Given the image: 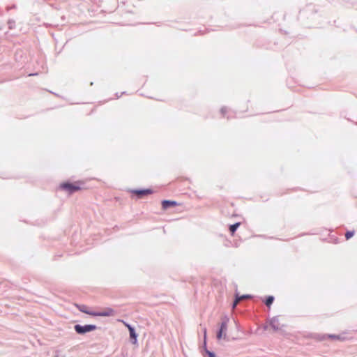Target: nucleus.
<instances>
[{
    "label": "nucleus",
    "mask_w": 357,
    "mask_h": 357,
    "mask_svg": "<svg viewBox=\"0 0 357 357\" xmlns=\"http://www.w3.org/2000/svg\"><path fill=\"white\" fill-rule=\"evenodd\" d=\"M81 311L84 312V313L85 312H87L86 310H85V308L81 309Z\"/></svg>",
    "instance_id": "obj_17"
},
{
    "label": "nucleus",
    "mask_w": 357,
    "mask_h": 357,
    "mask_svg": "<svg viewBox=\"0 0 357 357\" xmlns=\"http://www.w3.org/2000/svg\"><path fill=\"white\" fill-rule=\"evenodd\" d=\"M220 111H221V113L224 115L227 111V108L222 107Z\"/></svg>",
    "instance_id": "obj_15"
},
{
    "label": "nucleus",
    "mask_w": 357,
    "mask_h": 357,
    "mask_svg": "<svg viewBox=\"0 0 357 357\" xmlns=\"http://www.w3.org/2000/svg\"><path fill=\"white\" fill-rule=\"evenodd\" d=\"M128 329H129V332H130V336L132 339L134 340L133 341V344H136L137 343V335L136 334L135 331V329L130 326H128Z\"/></svg>",
    "instance_id": "obj_7"
},
{
    "label": "nucleus",
    "mask_w": 357,
    "mask_h": 357,
    "mask_svg": "<svg viewBox=\"0 0 357 357\" xmlns=\"http://www.w3.org/2000/svg\"><path fill=\"white\" fill-rule=\"evenodd\" d=\"M240 301H241V298H237L236 297V300H235V301H234V303H233L232 307H233V308H235V307H236V306L237 305V304H238Z\"/></svg>",
    "instance_id": "obj_13"
},
{
    "label": "nucleus",
    "mask_w": 357,
    "mask_h": 357,
    "mask_svg": "<svg viewBox=\"0 0 357 357\" xmlns=\"http://www.w3.org/2000/svg\"><path fill=\"white\" fill-rule=\"evenodd\" d=\"M176 203L175 202L169 201V200H164L162 202V208L166 209L168 208L170 206H175Z\"/></svg>",
    "instance_id": "obj_8"
},
{
    "label": "nucleus",
    "mask_w": 357,
    "mask_h": 357,
    "mask_svg": "<svg viewBox=\"0 0 357 357\" xmlns=\"http://www.w3.org/2000/svg\"><path fill=\"white\" fill-rule=\"evenodd\" d=\"M273 301H274V297H273V296H269L266 298L265 303H266V305L268 307H269V306L273 303Z\"/></svg>",
    "instance_id": "obj_10"
},
{
    "label": "nucleus",
    "mask_w": 357,
    "mask_h": 357,
    "mask_svg": "<svg viewBox=\"0 0 357 357\" xmlns=\"http://www.w3.org/2000/svg\"><path fill=\"white\" fill-rule=\"evenodd\" d=\"M206 329L204 330V336L206 337Z\"/></svg>",
    "instance_id": "obj_18"
},
{
    "label": "nucleus",
    "mask_w": 357,
    "mask_h": 357,
    "mask_svg": "<svg viewBox=\"0 0 357 357\" xmlns=\"http://www.w3.org/2000/svg\"><path fill=\"white\" fill-rule=\"evenodd\" d=\"M86 314H90L92 316L97 317H112L115 315V312L112 308H106L102 311L98 312H85Z\"/></svg>",
    "instance_id": "obj_2"
},
{
    "label": "nucleus",
    "mask_w": 357,
    "mask_h": 357,
    "mask_svg": "<svg viewBox=\"0 0 357 357\" xmlns=\"http://www.w3.org/2000/svg\"><path fill=\"white\" fill-rule=\"evenodd\" d=\"M229 321V319L227 316H224L222 318V322L220 324V328L216 334V337L218 340H227V332L228 328V323Z\"/></svg>",
    "instance_id": "obj_1"
},
{
    "label": "nucleus",
    "mask_w": 357,
    "mask_h": 357,
    "mask_svg": "<svg viewBox=\"0 0 357 357\" xmlns=\"http://www.w3.org/2000/svg\"><path fill=\"white\" fill-rule=\"evenodd\" d=\"M133 192L138 195L139 197H142L144 195H149L151 193V190L146 189V190H134Z\"/></svg>",
    "instance_id": "obj_6"
},
{
    "label": "nucleus",
    "mask_w": 357,
    "mask_h": 357,
    "mask_svg": "<svg viewBox=\"0 0 357 357\" xmlns=\"http://www.w3.org/2000/svg\"><path fill=\"white\" fill-rule=\"evenodd\" d=\"M240 225V223L239 222H237V223H235L234 225H231L230 227H229V230L231 231V234H234L236 229H238V227H239Z\"/></svg>",
    "instance_id": "obj_9"
},
{
    "label": "nucleus",
    "mask_w": 357,
    "mask_h": 357,
    "mask_svg": "<svg viewBox=\"0 0 357 357\" xmlns=\"http://www.w3.org/2000/svg\"><path fill=\"white\" fill-rule=\"evenodd\" d=\"M270 326L275 331H282L285 326L284 324H280L279 317H274L269 321Z\"/></svg>",
    "instance_id": "obj_4"
},
{
    "label": "nucleus",
    "mask_w": 357,
    "mask_h": 357,
    "mask_svg": "<svg viewBox=\"0 0 357 357\" xmlns=\"http://www.w3.org/2000/svg\"><path fill=\"white\" fill-rule=\"evenodd\" d=\"M206 342H204V349H205V352L208 354V356L209 357H216V356H215V354L213 352L210 351H208V350L206 349Z\"/></svg>",
    "instance_id": "obj_11"
},
{
    "label": "nucleus",
    "mask_w": 357,
    "mask_h": 357,
    "mask_svg": "<svg viewBox=\"0 0 357 357\" xmlns=\"http://www.w3.org/2000/svg\"><path fill=\"white\" fill-rule=\"evenodd\" d=\"M250 296H249V295H243V296H236V298H241V301L243 300V299L247 298H250Z\"/></svg>",
    "instance_id": "obj_14"
},
{
    "label": "nucleus",
    "mask_w": 357,
    "mask_h": 357,
    "mask_svg": "<svg viewBox=\"0 0 357 357\" xmlns=\"http://www.w3.org/2000/svg\"><path fill=\"white\" fill-rule=\"evenodd\" d=\"M75 331L79 334H84L88 332H91L94 331L96 328L95 325H84L81 326L79 324H77L75 326Z\"/></svg>",
    "instance_id": "obj_3"
},
{
    "label": "nucleus",
    "mask_w": 357,
    "mask_h": 357,
    "mask_svg": "<svg viewBox=\"0 0 357 357\" xmlns=\"http://www.w3.org/2000/svg\"><path fill=\"white\" fill-rule=\"evenodd\" d=\"M61 188L68 191L70 193H73V192L79 190V186L75 185L73 183H64L61 184Z\"/></svg>",
    "instance_id": "obj_5"
},
{
    "label": "nucleus",
    "mask_w": 357,
    "mask_h": 357,
    "mask_svg": "<svg viewBox=\"0 0 357 357\" xmlns=\"http://www.w3.org/2000/svg\"><path fill=\"white\" fill-rule=\"evenodd\" d=\"M354 235V231H349L345 234V237L348 240Z\"/></svg>",
    "instance_id": "obj_12"
},
{
    "label": "nucleus",
    "mask_w": 357,
    "mask_h": 357,
    "mask_svg": "<svg viewBox=\"0 0 357 357\" xmlns=\"http://www.w3.org/2000/svg\"><path fill=\"white\" fill-rule=\"evenodd\" d=\"M329 337H331V338H333V339H337V338H338V337H337V336H336V335H329Z\"/></svg>",
    "instance_id": "obj_16"
}]
</instances>
